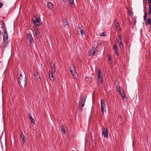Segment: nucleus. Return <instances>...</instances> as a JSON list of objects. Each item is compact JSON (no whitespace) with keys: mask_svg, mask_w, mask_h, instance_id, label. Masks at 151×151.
Masks as SVG:
<instances>
[{"mask_svg":"<svg viewBox=\"0 0 151 151\" xmlns=\"http://www.w3.org/2000/svg\"><path fill=\"white\" fill-rule=\"evenodd\" d=\"M17 81L18 82V84L22 87H24L26 85L27 81L25 75L22 76L21 74H18Z\"/></svg>","mask_w":151,"mask_h":151,"instance_id":"f257e3e1","label":"nucleus"},{"mask_svg":"<svg viewBox=\"0 0 151 151\" xmlns=\"http://www.w3.org/2000/svg\"><path fill=\"white\" fill-rule=\"evenodd\" d=\"M86 99V97L84 96H83L80 98L78 105V109L80 111H82V108L84 106Z\"/></svg>","mask_w":151,"mask_h":151,"instance_id":"f03ea898","label":"nucleus"},{"mask_svg":"<svg viewBox=\"0 0 151 151\" xmlns=\"http://www.w3.org/2000/svg\"><path fill=\"white\" fill-rule=\"evenodd\" d=\"M8 37L7 33L6 32H4L3 44L4 45V46L5 47L7 45L8 43L9 42V40H8Z\"/></svg>","mask_w":151,"mask_h":151,"instance_id":"7ed1b4c3","label":"nucleus"},{"mask_svg":"<svg viewBox=\"0 0 151 151\" xmlns=\"http://www.w3.org/2000/svg\"><path fill=\"white\" fill-rule=\"evenodd\" d=\"M114 23L115 27V30L117 32H119L120 30H121V27L118 21L116 19H115L114 20Z\"/></svg>","mask_w":151,"mask_h":151,"instance_id":"20e7f679","label":"nucleus"},{"mask_svg":"<svg viewBox=\"0 0 151 151\" xmlns=\"http://www.w3.org/2000/svg\"><path fill=\"white\" fill-rule=\"evenodd\" d=\"M103 100L101 99V108L102 113L103 114H104V113H106V105L105 102H103Z\"/></svg>","mask_w":151,"mask_h":151,"instance_id":"39448f33","label":"nucleus"},{"mask_svg":"<svg viewBox=\"0 0 151 151\" xmlns=\"http://www.w3.org/2000/svg\"><path fill=\"white\" fill-rule=\"evenodd\" d=\"M98 50L94 47H92L90 49V52L88 53L89 56H93L96 55L98 52Z\"/></svg>","mask_w":151,"mask_h":151,"instance_id":"423d86ee","label":"nucleus"},{"mask_svg":"<svg viewBox=\"0 0 151 151\" xmlns=\"http://www.w3.org/2000/svg\"><path fill=\"white\" fill-rule=\"evenodd\" d=\"M98 76V78L97 79L98 83V84L100 83H102L103 82V77L101 74V72L100 70H98V72L97 73Z\"/></svg>","mask_w":151,"mask_h":151,"instance_id":"0eeeda50","label":"nucleus"},{"mask_svg":"<svg viewBox=\"0 0 151 151\" xmlns=\"http://www.w3.org/2000/svg\"><path fill=\"white\" fill-rule=\"evenodd\" d=\"M27 37L30 42V44L31 45H33L34 43V40L31 34L29 33L27 34Z\"/></svg>","mask_w":151,"mask_h":151,"instance_id":"6e6552de","label":"nucleus"},{"mask_svg":"<svg viewBox=\"0 0 151 151\" xmlns=\"http://www.w3.org/2000/svg\"><path fill=\"white\" fill-rule=\"evenodd\" d=\"M117 42L118 44H119V46L120 48L121 49H122L123 48L124 45L122 41V38L120 36H119L118 37V39L117 40Z\"/></svg>","mask_w":151,"mask_h":151,"instance_id":"1a4fd4ad","label":"nucleus"},{"mask_svg":"<svg viewBox=\"0 0 151 151\" xmlns=\"http://www.w3.org/2000/svg\"><path fill=\"white\" fill-rule=\"evenodd\" d=\"M102 133L104 137L108 138V130L107 128H104Z\"/></svg>","mask_w":151,"mask_h":151,"instance_id":"9d476101","label":"nucleus"},{"mask_svg":"<svg viewBox=\"0 0 151 151\" xmlns=\"http://www.w3.org/2000/svg\"><path fill=\"white\" fill-rule=\"evenodd\" d=\"M151 23V19L150 17L148 18L145 22V25H149Z\"/></svg>","mask_w":151,"mask_h":151,"instance_id":"9b49d317","label":"nucleus"},{"mask_svg":"<svg viewBox=\"0 0 151 151\" xmlns=\"http://www.w3.org/2000/svg\"><path fill=\"white\" fill-rule=\"evenodd\" d=\"M34 23L35 25L36 26H38L39 25L40 22L37 18H36V19L34 21Z\"/></svg>","mask_w":151,"mask_h":151,"instance_id":"f8f14e48","label":"nucleus"},{"mask_svg":"<svg viewBox=\"0 0 151 151\" xmlns=\"http://www.w3.org/2000/svg\"><path fill=\"white\" fill-rule=\"evenodd\" d=\"M149 2V8L148 10V12L151 15V0H148Z\"/></svg>","mask_w":151,"mask_h":151,"instance_id":"ddd939ff","label":"nucleus"},{"mask_svg":"<svg viewBox=\"0 0 151 151\" xmlns=\"http://www.w3.org/2000/svg\"><path fill=\"white\" fill-rule=\"evenodd\" d=\"M48 8L52 10L53 8V4L50 2H48Z\"/></svg>","mask_w":151,"mask_h":151,"instance_id":"4468645a","label":"nucleus"},{"mask_svg":"<svg viewBox=\"0 0 151 151\" xmlns=\"http://www.w3.org/2000/svg\"><path fill=\"white\" fill-rule=\"evenodd\" d=\"M20 137L22 139V142H24L25 141V137L23 135L22 132H21V134Z\"/></svg>","mask_w":151,"mask_h":151,"instance_id":"2eb2a0df","label":"nucleus"},{"mask_svg":"<svg viewBox=\"0 0 151 151\" xmlns=\"http://www.w3.org/2000/svg\"><path fill=\"white\" fill-rule=\"evenodd\" d=\"M50 66L51 68V69L53 71H55V68L54 67V64L52 63L50 64Z\"/></svg>","mask_w":151,"mask_h":151,"instance_id":"dca6fc26","label":"nucleus"},{"mask_svg":"<svg viewBox=\"0 0 151 151\" xmlns=\"http://www.w3.org/2000/svg\"><path fill=\"white\" fill-rule=\"evenodd\" d=\"M70 71L76 70L74 66L73 65H71L70 66Z\"/></svg>","mask_w":151,"mask_h":151,"instance_id":"f3484780","label":"nucleus"},{"mask_svg":"<svg viewBox=\"0 0 151 151\" xmlns=\"http://www.w3.org/2000/svg\"><path fill=\"white\" fill-rule=\"evenodd\" d=\"M34 76H35V78H36L37 80L39 81L40 78V76L39 75V74L37 73H36L35 74Z\"/></svg>","mask_w":151,"mask_h":151,"instance_id":"a211bd4d","label":"nucleus"},{"mask_svg":"<svg viewBox=\"0 0 151 151\" xmlns=\"http://www.w3.org/2000/svg\"><path fill=\"white\" fill-rule=\"evenodd\" d=\"M35 33L36 34V36L37 38L39 39L41 37V35L39 32H36Z\"/></svg>","mask_w":151,"mask_h":151,"instance_id":"6ab92c4d","label":"nucleus"},{"mask_svg":"<svg viewBox=\"0 0 151 151\" xmlns=\"http://www.w3.org/2000/svg\"><path fill=\"white\" fill-rule=\"evenodd\" d=\"M1 25L2 27V29H3L4 31H5V32H6V27L5 24L4 23H2Z\"/></svg>","mask_w":151,"mask_h":151,"instance_id":"aec40b11","label":"nucleus"},{"mask_svg":"<svg viewBox=\"0 0 151 151\" xmlns=\"http://www.w3.org/2000/svg\"><path fill=\"white\" fill-rule=\"evenodd\" d=\"M61 129L63 133L64 134H65V128H64V127L63 126V124H62V125L61 126Z\"/></svg>","mask_w":151,"mask_h":151,"instance_id":"412c9836","label":"nucleus"},{"mask_svg":"<svg viewBox=\"0 0 151 151\" xmlns=\"http://www.w3.org/2000/svg\"><path fill=\"white\" fill-rule=\"evenodd\" d=\"M29 120L31 122L33 123V124H35V121L34 119L33 118H32V117H30L29 119Z\"/></svg>","mask_w":151,"mask_h":151,"instance_id":"4be33fe9","label":"nucleus"},{"mask_svg":"<svg viewBox=\"0 0 151 151\" xmlns=\"http://www.w3.org/2000/svg\"><path fill=\"white\" fill-rule=\"evenodd\" d=\"M78 32H79L80 30L81 29H83V26L81 24H79L78 26Z\"/></svg>","mask_w":151,"mask_h":151,"instance_id":"5701e85b","label":"nucleus"},{"mask_svg":"<svg viewBox=\"0 0 151 151\" xmlns=\"http://www.w3.org/2000/svg\"><path fill=\"white\" fill-rule=\"evenodd\" d=\"M72 74L73 76H75L76 75L77 73L76 72V70H74V71H70Z\"/></svg>","mask_w":151,"mask_h":151,"instance_id":"b1692460","label":"nucleus"},{"mask_svg":"<svg viewBox=\"0 0 151 151\" xmlns=\"http://www.w3.org/2000/svg\"><path fill=\"white\" fill-rule=\"evenodd\" d=\"M120 95L124 99L125 98L126 96L125 94V93H124L123 91H122V93H121Z\"/></svg>","mask_w":151,"mask_h":151,"instance_id":"393cba45","label":"nucleus"},{"mask_svg":"<svg viewBox=\"0 0 151 151\" xmlns=\"http://www.w3.org/2000/svg\"><path fill=\"white\" fill-rule=\"evenodd\" d=\"M116 89L117 91L121 89L120 86L119 85H117L116 86Z\"/></svg>","mask_w":151,"mask_h":151,"instance_id":"a878e982","label":"nucleus"},{"mask_svg":"<svg viewBox=\"0 0 151 151\" xmlns=\"http://www.w3.org/2000/svg\"><path fill=\"white\" fill-rule=\"evenodd\" d=\"M49 77L51 80L53 81V76L52 73L49 74Z\"/></svg>","mask_w":151,"mask_h":151,"instance_id":"bb28decb","label":"nucleus"},{"mask_svg":"<svg viewBox=\"0 0 151 151\" xmlns=\"http://www.w3.org/2000/svg\"><path fill=\"white\" fill-rule=\"evenodd\" d=\"M147 12L145 13L144 16V21H145L146 20L147 17Z\"/></svg>","mask_w":151,"mask_h":151,"instance_id":"cd10ccee","label":"nucleus"},{"mask_svg":"<svg viewBox=\"0 0 151 151\" xmlns=\"http://www.w3.org/2000/svg\"><path fill=\"white\" fill-rule=\"evenodd\" d=\"M81 33V35L82 36H83V35H84L83 31V29H81L80 30V31Z\"/></svg>","mask_w":151,"mask_h":151,"instance_id":"c85d7f7f","label":"nucleus"},{"mask_svg":"<svg viewBox=\"0 0 151 151\" xmlns=\"http://www.w3.org/2000/svg\"><path fill=\"white\" fill-rule=\"evenodd\" d=\"M129 14L130 16H132L133 14V12L130 10H129Z\"/></svg>","mask_w":151,"mask_h":151,"instance_id":"c756f323","label":"nucleus"},{"mask_svg":"<svg viewBox=\"0 0 151 151\" xmlns=\"http://www.w3.org/2000/svg\"><path fill=\"white\" fill-rule=\"evenodd\" d=\"M34 30L35 32V33L37 32H39L38 30V28L37 27H35L34 28Z\"/></svg>","mask_w":151,"mask_h":151,"instance_id":"7c9ffc66","label":"nucleus"},{"mask_svg":"<svg viewBox=\"0 0 151 151\" xmlns=\"http://www.w3.org/2000/svg\"><path fill=\"white\" fill-rule=\"evenodd\" d=\"M69 1V3L70 4H74V1L73 0H68Z\"/></svg>","mask_w":151,"mask_h":151,"instance_id":"2f4dec72","label":"nucleus"},{"mask_svg":"<svg viewBox=\"0 0 151 151\" xmlns=\"http://www.w3.org/2000/svg\"><path fill=\"white\" fill-rule=\"evenodd\" d=\"M65 21L66 22H65L64 23V25L65 27L67 26L68 25V22H67V21L66 20H65Z\"/></svg>","mask_w":151,"mask_h":151,"instance_id":"473e14b6","label":"nucleus"},{"mask_svg":"<svg viewBox=\"0 0 151 151\" xmlns=\"http://www.w3.org/2000/svg\"><path fill=\"white\" fill-rule=\"evenodd\" d=\"M115 53L117 56L118 55L119 53H118L117 49L116 50H115Z\"/></svg>","mask_w":151,"mask_h":151,"instance_id":"72a5a7b5","label":"nucleus"},{"mask_svg":"<svg viewBox=\"0 0 151 151\" xmlns=\"http://www.w3.org/2000/svg\"><path fill=\"white\" fill-rule=\"evenodd\" d=\"M111 57L110 54L108 55V59L109 61H110L111 59Z\"/></svg>","mask_w":151,"mask_h":151,"instance_id":"f704fd0d","label":"nucleus"},{"mask_svg":"<svg viewBox=\"0 0 151 151\" xmlns=\"http://www.w3.org/2000/svg\"><path fill=\"white\" fill-rule=\"evenodd\" d=\"M104 34H105V32H103V33H101L99 35L100 36H105V35Z\"/></svg>","mask_w":151,"mask_h":151,"instance_id":"c9c22d12","label":"nucleus"},{"mask_svg":"<svg viewBox=\"0 0 151 151\" xmlns=\"http://www.w3.org/2000/svg\"><path fill=\"white\" fill-rule=\"evenodd\" d=\"M114 48L115 50H116L117 49V47L116 45H115L114 46Z\"/></svg>","mask_w":151,"mask_h":151,"instance_id":"e433bc0d","label":"nucleus"},{"mask_svg":"<svg viewBox=\"0 0 151 151\" xmlns=\"http://www.w3.org/2000/svg\"><path fill=\"white\" fill-rule=\"evenodd\" d=\"M28 116L30 119V117H32L30 114L29 113L28 115Z\"/></svg>","mask_w":151,"mask_h":151,"instance_id":"4c0bfd02","label":"nucleus"},{"mask_svg":"<svg viewBox=\"0 0 151 151\" xmlns=\"http://www.w3.org/2000/svg\"><path fill=\"white\" fill-rule=\"evenodd\" d=\"M117 92H118L120 94L121 93H122V91L121 89H120V90H119Z\"/></svg>","mask_w":151,"mask_h":151,"instance_id":"58836bf2","label":"nucleus"},{"mask_svg":"<svg viewBox=\"0 0 151 151\" xmlns=\"http://www.w3.org/2000/svg\"><path fill=\"white\" fill-rule=\"evenodd\" d=\"M3 5L2 3H0V8H1L3 6Z\"/></svg>","mask_w":151,"mask_h":151,"instance_id":"ea45409f","label":"nucleus"},{"mask_svg":"<svg viewBox=\"0 0 151 151\" xmlns=\"http://www.w3.org/2000/svg\"><path fill=\"white\" fill-rule=\"evenodd\" d=\"M67 0H63V1L64 3L65 4L66 3V2L67 1Z\"/></svg>","mask_w":151,"mask_h":151,"instance_id":"a19ab883","label":"nucleus"}]
</instances>
